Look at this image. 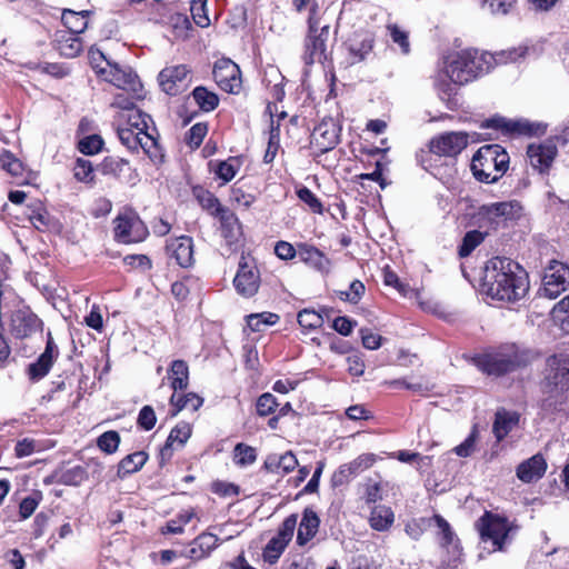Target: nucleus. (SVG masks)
<instances>
[{
    "label": "nucleus",
    "mask_w": 569,
    "mask_h": 569,
    "mask_svg": "<svg viewBox=\"0 0 569 569\" xmlns=\"http://www.w3.org/2000/svg\"><path fill=\"white\" fill-rule=\"evenodd\" d=\"M148 236L141 219L132 212L120 214L114 220V238L122 243L140 242Z\"/></svg>",
    "instance_id": "obj_10"
},
{
    "label": "nucleus",
    "mask_w": 569,
    "mask_h": 569,
    "mask_svg": "<svg viewBox=\"0 0 569 569\" xmlns=\"http://www.w3.org/2000/svg\"><path fill=\"white\" fill-rule=\"evenodd\" d=\"M216 217L220 220V228L223 238L232 243L241 236V224L237 216L229 209L223 208L219 210Z\"/></svg>",
    "instance_id": "obj_27"
},
{
    "label": "nucleus",
    "mask_w": 569,
    "mask_h": 569,
    "mask_svg": "<svg viewBox=\"0 0 569 569\" xmlns=\"http://www.w3.org/2000/svg\"><path fill=\"white\" fill-rule=\"evenodd\" d=\"M278 406L277 399L273 395L266 392L258 398L257 412L261 417L271 415Z\"/></svg>",
    "instance_id": "obj_60"
},
{
    "label": "nucleus",
    "mask_w": 569,
    "mask_h": 569,
    "mask_svg": "<svg viewBox=\"0 0 569 569\" xmlns=\"http://www.w3.org/2000/svg\"><path fill=\"white\" fill-rule=\"evenodd\" d=\"M219 545V538L211 532H202L190 545V548L181 551V556L191 560H201L208 557Z\"/></svg>",
    "instance_id": "obj_23"
},
{
    "label": "nucleus",
    "mask_w": 569,
    "mask_h": 569,
    "mask_svg": "<svg viewBox=\"0 0 569 569\" xmlns=\"http://www.w3.org/2000/svg\"><path fill=\"white\" fill-rule=\"evenodd\" d=\"M168 379L174 392L187 389L189 385V368L187 362L183 360L172 361L168 370Z\"/></svg>",
    "instance_id": "obj_32"
},
{
    "label": "nucleus",
    "mask_w": 569,
    "mask_h": 569,
    "mask_svg": "<svg viewBox=\"0 0 569 569\" xmlns=\"http://www.w3.org/2000/svg\"><path fill=\"white\" fill-rule=\"evenodd\" d=\"M238 168L237 159L230 158L226 161L219 162L214 172L221 180H223V182H229L234 178Z\"/></svg>",
    "instance_id": "obj_55"
},
{
    "label": "nucleus",
    "mask_w": 569,
    "mask_h": 569,
    "mask_svg": "<svg viewBox=\"0 0 569 569\" xmlns=\"http://www.w3.org/2000/svg\"><path fill=\"white\" fill-rule=\"evenodd\" d=\"M167 253L173 258L182 268H188L193 263V243L192 239L187 236L171 239L167 243Z\"/></svg>",
    "instance_id": "obj_19"
},
{
    "label": "nucleus",
    "mask_w": 569,
    "mask_h": 569,
    "mask_svg": "<svg viewBox=\"0 0 569 569\" xmlns=\"http://www.w3.org/2000/svg\"><path fill=\"white\" fill-rule=\"evenodd\" d=\"M480 521L482 540H490L493 550H502L509 539V532L511 530L508 520L487 512Z\"/></svg>",
    "instance_id": "obj_12"
},
{
    "label": "nucleus",
    "mask_w": 569,
    "mask_h": 569,
    "mask_svg": "<svg viewBox=\"0 0 569 569\" xmlns=\"http://www.w3.org/2000/svg\"><path fill=\"white\" fill-rule=\"evenodd\" d=\"M485 128L501 129L509 133L518 134H531V124L528 121L522 120H507L505 118H492L487 120L483 126Z\"/></svg>",
    "instance_id": "obj_31"
},
{
    "label": "nucleus",
    "mask_w": 569,
    "mask_h": 569,
    "mask_svg": "<svg viewBox=\"0 0 569 569\" xmlns=\"http://www.w3.org/2000/svg\"><path fill=\"white\" fill-rule=\"evenodd\" d=\"M532 360L531 353L515 346L502 351L487 353L475 359L476 366L487 375L501 376L528 366Z\"/></svg>",
    "instance_id": "obj_5"
},
{
    "label": "nucleus",
    "mask_w": 569,
    "mask_h": 569,
    "mask_svg": "<svg viewBox=\"0 0 569 569\" xmlns=\"http://www.w3.org/2000/svg\"><path fill=\"white\" fill-rule=\"evenodd\" d=\"M485 281L488 295L501 301H517L528 290L525 270L519 263L505 257H495L487 262Z\"/></svg>",
    "instance_id": "obj_2"
},
{
    "label": "nucleus",
    "mask_w": 569,
    "mask_h": 569,
    "mask_svg": "<svg viewBox=\"0 0 569 569\" xmlns=\"http://www.w3.org/2000/svg\"><path fill=\"white\" fill-rule=\"evenodd\" d=\"M59 52L67 58H74L82 51V42L78 36L70 34L59 41Z\"/></svg>",
    "instance_id": "obj_49"
},
{
    "label": "nucleus",
    "mask_w": 569,
    "mask_h": 569,
    "mask_svg": "<svg viewBox=\"0 0 569 569\" xmlns=\"http://www.w3.org/2000/svg\"><path fill=\"white\" fill-rule=\"evenodd\" d=\"M287 545L284 542L272 537L263 549V560L270 565L276 563L284 551Z\"/></svg>",
    "instance_id": "obj_48"
},
{
    "label": "nucleus",
    "mask_w": 569,
    "mask_h": 569,
    "mask_svg": "<svg viewBox=\"0 0 569 569\" xmlns=\"http://www.w3.org/2000/svg\"><path fill=\"white\" fill-rule=\"evenodd\" d=\"M362 346L369 350H377L381 346L382 337L373 333L367 328L360 329Z\"/></svg>",
    "instance_id": "obj_64"
},
{
    "label": "nucleus",
    "mask_w": 569,
    "mask_h": 569,
    "mask_svg": "<svg viewBox=\"0 0 569 569\" xmlns=\"http://www.w3.org/2000/svg\"><path fill=\"white\" fill-rule=\"evenodd\" d=\"M542 375V409L562 410L569 392V352L559 351L547 357Z\"/></svg>",
    "instance_id": "obj_3"
},
{
    "label": "nucleus",
    "mask_w": 569,
    "mask_h": 569,
    "mask_svg": "<svg viewBox=\"0 0 569 569\" xmlns=\"http://www.w3.org/2000/svg\"><path fill=\"white\" fill-rule=\"evenodd\" d=\"M531 49L526 46L503 50L497 53L465 50L448 57L446 76L460 84L468 83L478 76L488 72L493 63L517 62L530 54Z\"/></svg>",
    "instance_id": "obj_1"
},
{
    "label": "nucleus",
    "mask_w": 569,
    "mask_h": 569,
    "mask_svg": "<svg viewBox=\"0 0 569 569\" xmlns=\"http://www.w3.org/2000/svg\"><path fill=\"white\" fill-rule=\"evenodd\" d=\"M366 287L362 281L353 280L348 290L339 291V298L342 301H348L351 303H358L362 296L365 295Z\"/></svg>",
    "instance_id": "obj_52"
},
{
    "label": "nucleus",
    "mask_w": 569,
    "mask_h": 569,
    "mask_svg": "<svg viewBox=\"0 0 569 569\" xmlns=\"http://www.w3.org/2000/svg\"><path fill=\"white\" fill-rule=\"evenodd\" d=\"M117 134L121 143L130 151L142 149L152 160H160L163 154L153 133L133 130L132 128L118 127Z\"/></svg>",
    "instance_id": "obj_7"
},
{
    "label": "nucleus",
    "mask_w": 569,
    "mask_h": 569,
    "mask_svg": "<svg viewBox=\"0 0 569 569\" xmlns=\"http://www.w3.org/2000/svg\"><path fill=\"white\" fill-rule=\"evenodd\" d=\"M257 459L256 449L244 443L234 447V461L239 466L252 465Z\"/></svg>",
    "instance_id": "obj_53"
},
{
    "label": "nucleus",
    "mask_w": 569,
    "mask_h": 569,
    "mask_svg": "<svg viewBox=\"0 0 569 569\" xmlns=\"http://www.w3.org/2000/svg\"><path fill=\"white\" fill-rule=\"evenodd\" d=\"M546 470V459L541 453H537L518 465L516 476L523 483H531L540 480Z\"/></svg>",
    "instance_id": "obj_20"
},
{
    "label": "nucleus",
    "mask_w": 569,
    "mask_h": 569,
    "mask_svg": "<svg viewBox=\"0 0 569 569\" xmlns=\"http://www.w3.org/2000/svg\"><path fill=\"white\" fill-rule=\"evenodd\" d=\"M193 194L196 199L198 200L199 204L208 210L211 214L216 216L219 213L220 209H223V207L220 204L217 197H214L213 193L210 191L203 189V188H194Z\"/></svg>",
    "instance_id": "obj_44"
},
{
    "label": "nucleus",
    "mask_w": 569,
    "mask_h": 569,
    "mask_svg": "<svg viewBox=\"0 0 569 569\" xmlns=\"http://www.w3.org/2000/svg\"><path fill=\"white\" fill-rule=\"evenodd\" d=\"M74 178L81 182L93 181V167L89 160L79 158L73 168Z\"/></svg>",
    "instance_id": "obj_57"
},
{
    "label": "nucleus",
    "mask_w": 569,
    "mask_h": 569,
    "mask_svg": "<svg viewBox=\"0 0 569 569\" xmlns=\"http://www.w3.org/2000/svg\"><path fill=\"white\" fill-rule=\"evenodd\" d=\"M190 11L194 23L200 28H207L210 24L207 14V0H191Z\"/></svg>",
    "instance_id": "obj_47"
},
{
    "label": "nucleus",
    "mask_w": 569,
    "mask_h": 569,
    "mask_svg": "<svg viewBox=\"0 0 569 569\" xmlns=\"http://www.w3.org/2000/svg\"><path fill=\"white\" fill-rule=\"evenodd\" d=\"M157 421L154 410L150 406H144L139 412L138 425L144 430H151Z\"/></svg>",
    "instance_id": "obj_63"
},
{
    "label": "nucleus",
    "mask_w": 569,
    "mask_h": 569,
    "mask_svg": "<svg viewBox=\"0 0 569 569\" xmlns=\"http://www.w3.org/2000/svg\"><path fill=\"white\" fill-rule=\"evenodd\" d=\"M319 523L317 513L312 509L306 508L298 528L297 543L299 546L308 543L318 532Z\"/></svg>",
    "instance_id": "obj_28"
},
{
    "label": "nucleus",
    "mask_w": 569,
    "mask_h": 569,
    "mask_svg": "<svg viewBox=\"0 0 569 569\" xmlns=\"http://www.w3.org/2000/svg\"><path fill=\"white\" fill-rule=\"evenodd\" d=\"M557 154L558 149L553 140L531 143L527 148L528 161L531 168L541 174L550 170Z\"/></svg>",
    "instance_id": "obj_13"
},
{
    "label": "nucleus",
    "mask_w": 569,
    "mask_h": 569,
    "mask_svg": "<svg viewBox=\"0 0 569 569\" xmlns=\"http://www.w3.org/2000/svg\"><path fill=\"white\" fill-rule=\"evenodd\" d=\"M488 234L489 233L486 230L481 231V229L468 231L459 247V256L462 258L468 257L480 243H482Z\"/></svg>",
    "instance_id": "obj_42"
},
{
    "label": "nucleus",
    "mask_w": 569,
    "mask_h": 569,
    "mask_svg": "<svg viewBox=\"0 0 569 569\" xmlns=\"http://www.w3.org/2000/svg\"><path fill=\"white\" fill-rule=\"evenodd\" d=\"M196 103L202 111L214 110L219 104V98L214 92L208 91L204 87H197L192 91Z\"/></svg>",
    "instance_id": "obj_41"
},
{
    "label": "nucleus",
    "mask_w": 569,
    "mask_h": 569,
    "mask_svg": "<svg viewBox=\"0 0 569 569\" xmlns=\"http://www.w3.org/2000/svg\"><path fill=\"white\" fill-rule=\"evenodd\" d=\"M298 517L297 515H290L288 516L283 522L281 523L277 535L274 538L279 539L280 541L284 542L286 545L289 543V541L293 537V532L297 526Z\"/></svg>",
    "instance_id": "obj_56"
},
{
    "label": "nucleus",
    "mask_w": 569,
    "mask_h": 569,
    "mask_svg": "<svg viewBox=\"0 0 569 569\" xmlns=\"http://www.w3.org/2000/svg\"><path fill=\"white\" fill-rule=\"evenodd\" d=\"M509 160V154L501 146L486 144L472 157L471 171L478 181L495 183L507 172Z\"/></svg>",
    "instance_id": "obj_4"
},
{
    "label": "nucleus",
    "mask_w": 569,
    "mask_h": 569,
    "mask_svg": "<svg viewBox=\"0 0 569 569\" xmlns=\"http://www.w3.org/2000/svg\"><path fill=\"white\" fill-rule=\"evenodd\" d=\"M189 73L190 70L184 64L167 67L158 76L159 84L166 93L176 96L188 87Z\"/></svg>",
    "instance_id": "obj_15"
},
{
    "label": "nucleus",
    "mask_w": 569,
    "mask_h": 569,
    "mask_svg": "<svg viewBox=\"0 0 569 569\" xmlns=\"http://www.w3.org/2000/svg\"><path fill=\"white\" fill-rule=\"evenodd\" d=\"M375 39L372 34L366 32L359 34L349 43V54L351 63H359L367 59L368 54L373 49Z\"/></svg>",
    "instance_id": "obj_30"
},
{
    "label": "nucleus",
    "mask_w": 569,
    "mask_h": 569,
    "mask_svg": "<svg viewBox=\"0 0 569 569\" xmlns=\"http://www.w3.org/2000/svg\"><path fill=\"white\" fill-rule=\"evenodd\" d=\"M551 317L562 332L569 333V295L552 308Z\"/></svg>",
    "instance_id": "obj_40"
},
{
    "label": "nucleus",
    "mask_w": 569,
    "mask_h": 569,
    "mask_svg": "<svg viewBox=\"0 0 569 569\" xmlns=\"http://www.w3.org/2000/svg\"><path fill=\"white\" fill-rule=\"evenodd\" d=\"M521 207L517 201H501L480 206L473 214V222L488 233L506 227L509 220L520 216Z\"/></svg>",
    "instance_id": "obj_6"
},
{
    "label": "nucleus",
    "mask_w": 569,
    "mask_h": 569,
    "mask_svg": "<svg viewBox=\"0 0 569 569\" xmlns=\"http://www.w3.org/2000/svg\"><path fill=\"white\" fill-rule=\"evenodd\" d=\"M42 327L41 320L29 308L12 311L10 317V332L19 339L30 337Z\"/></svg>",
    "instance_id": "obj_17"
},
{
    "label": "nucleus",
    "mask_w": 569,
    "mask_h": 569,
    "mask_svg": "<svg viewBox=\"0 0 569 569\" xmlns=\"http://www.w3.org/2000/svg\"><path fill=\"white\" fill-rule=\"evenodd\" d=\"M109 69L104 80L119 89L131 92L136 98H141L142 83L131 69H122L117 63L108 62Z\"/></svg>",
    "instance_id": "obj_16"
},
{
    "label": "nucleus",
    "mask_w": 569,
    "mask_h": 569,
    "mask_svg": "<svg viewBox=\"0 0 569 569\" xmlns=\"http://www.w3.org/2000/svg\"><path fill=\"white\" fill-rule=\"evenodd\" d=\"M298 466V460L296 456L291 451H287L282 455L279 453H270L267 456L263 468L268 472L272 473H289L296 469Z\"/></svg>",
    "instance_id": "obj_26"
},
{
    "label": "nucleus",
    "mask_w": 569,
    "mask_h": 569,
    "mask_svg": "<svg viewBox=\"0 0 569 569\" xmlns=\"http://www.w3.org/2000/svg\"><path fill=\"white\" fill-rule=\"evenodd\" d=\"M279 316L272 312L252 313L247 317V325L252 331H263L267 327L279 321Z\"/></svg>",
    "instance_id": "obj_43"
},
{
    "label": "nucleus",
    "mask_w": 569,
    "mask_h": 569,
    "mask_svg": "<svg viewBox=\"0 0 569 569\" xmlns=\"http://www.w3.org/2000/svg\"><path fill=\"white\" fill-rule=\"evenodd\" d=\"M213 78L218 87L232 94L240 92L242 79L240 68L232 60L222 58L216 61L213 66Z\"/></svg>",
    "instance_id": "obj_11"
},
{
    "label": "nucleus",
    "mask_w": 569,
    "mask_h": 569,
    "mask_svg": "<svg viewBox=\"0 0 569 569\" xmlns=\"http://www.w3.org/2000/svg\"><path fill=\"white\" fill-rule=\"evenodd\" d=\"M421 521L428 522V526L433 523L439 529L442 547L447 548L448 550L452 549L453 552L459 551L458 539L456 538V535L452 531L449 522L445 518H442L440 515H435L431 518H421Z\"/></svg>",
    "instance_id": "obj_29"
},
{
    "label": "nucleus",
    "mask_w": 569,
    "mask_h": 569,
    "mask_svg": "<svg viewBox=\"0 0 569 569\" xmlns=\"http://www.w3.org/2000/svg\"><path fill=\"white\" fill-rule=\"evenodd\" d=\"M0 166L3 170L13 177H20L23 173V163L12 152L4 150L0 154Z\"/></svg>",
    "instance_id": "obj_46"
},
{
    "label": "nucleus",
    "mask_w": 569,
    "mask_h": 569,
    "mask_svg": "<svg viewBox=\"0 0 569 569\" xmlns=\"http://www.w3.org/2000/svg\"><path fill=\"white\" fill-rule=\"evenodd\" d=\"M458 86L461 84L451 81V79L448 78L446 74L445 77L437 79L435 82L438 97L451 110L458 106V100L456 99Z\"/></svg>",
    "instance_id": "obj_33"
},
{
    "label": "nucleus",
    "mask_w": 569,
    "mask_h": 569,
    "mask_svg": "<svg viewBox=\"0 0 569 569\" xmlns=\"http://www.w3.org/2000/svg\"><path fill=\"white\" fill-rule=\"evenodd\" d=\"M191 436V427L187 422L178 423L169 433L166 445L161 449V456H170L171 449L174 442L179 446H183Z\"/></svg>",
    "instance_id": "obj_36"
},
{
    "label": "nucleus",
    "mask_w": 569,
    "mask_h": 569,
    "mask_svg": "<svg viewBox=\"0 0 569 569\" xmlns=\"http://www.w3.org/2000/svg\"><path fill=\"white\" fill-rule=\"evenodd\" d=\"M120 443V436L117 431L110 430L103 432L98 439V447L106 453H113L117 451Z\"/></svg>",
    "instance_id": "obj_51"
},
{
    "label": "nucleus",
    "mask_w": 569,
    "mask_h": 569,
    "mask_svg": "<svg viewBox=\"0 0 569 569\" xmlns=\"http://www.w3.org/2000/svg\"><path fill=\"white\" fill-rule=\"evenodd\" d=\"M100 170L103 174H111L127 183H134L137 179V173L131 169L129 161L122 158H104L100 164Z\"/></svg>",
    "instance_id": "obj_24"
},
{
    "label": "nucleus",
    "mask_w": 569,
    "mask_h": 569,
    "mask_svg": "<svg viewBox=\"0 0 569 569\" xmlns=\"http://www.w3.org/2000/svg\"><path fill=\"white\" fill-rule=\"evenodd\" d=\"M519 419L520 416L516 411L497 410L492 426V432L497 441L503 440L518 426Z\"/></svg>",
    "instance_id": "obj_25"
},
{
    "label": "nucleus",
    "mask_w": 569,
    "mask_h": 569,
    "mask_svg": "<svg viewBox=\"0 0 569 569\" xmlns=\"http://www.w3.org/2000/svg\"><path fill=\"white\" fill-rule=\"evenodd\" d=\"M90 14V11L83 10L80 12H76L70 9H64L62 12V22L69 29L71 34L78 36L82 33L87 27L88 22L86 18Z\"/></svg>",
    "instance_id": "obj_34"
},
{
    "label": "nucleus",
    "mask_w": 569,
    "mask_h": 569,
    "mask_svg": "<svg viewBox=\"0 0 569 569\" xmlns=\"http://www.w3.org/2000/svg\"><path fill=\"white\" fill-rule=\"evenodd\" d=\"M52 365L53 360H51L47 356L40 355L37 361L28 366V376L30 380L37 381L42 379L44 376L48 375Z\"/></svg>",
    "instance_id": "obj_45"
},
{
    "label": "nucleus",
    "mask_w": 569,
    "mask_h": 569,
    "mask_svg": "<svg viewBox=\"0 0 569 569\" xmlns=\"http://www.w3.org/2000/svg\"><path fill=\"white\" fill-rule=\"evenodd\" d=\"M298 322L305 329H317L323 325V318L315 310L303 309L298 313Z\"/></svg>",
    "instance_id": "obj_50"
},
{
    "label": "nucleus",
    "mask_w": 569,
    "mask_h": 569,
    "mask_svg": "<svg viewBox=\"0 0 569 569\" xmlns=\"http://www.w3.org/2000/svg\"><path fill=\"white\" fill-rule=\"evenodd\" d=\"M387 29L389 31V36H390L391 40L400 47L401 52L403 54H408L410 52V42H409L408 32L402 30L397 24H389L387 27Z\"/></svg>",
    "instance_id": "obj_54"
},
{
    "label": "nucleus",
    "mask_w": 569,
    "mask_h": 569,
    "mask_svg": "<svg viewBox=\"0 0 569 569\" xmlns=\"http://www.w3.org/2000/svg\"><path fill=\"white\" fill-rule=\"evenodd\" d=\"M468 144L466 132H446L431 139L429 151L437 156L456 157Z\"/></svg>",
    "instance_id": "obj_14"
},
{
    "label": "nucleus",
    "mask_w": 569,
    "mask_h": 569,
    "mask_svg": "<svg viewBox=\"0 0 569 569\" xmlns=\"http://www.w3.org/2000/svg\"><path fill=\"white\" fill-rule=\"evenodd\" d=\"M395 520V515L391 508L386 506H377L372 509L370 515V526L378 531L387 530Z\"/></svg>",
    "instance_id": "obj_38"
},
{
    "label": "nucleus",
    "mask_w": 569,
    "mask_h": 569,
    "mask_svg": "<svg viewBox=\"0 0 569 569\" xmlns=\"http://www.w3.org/2000/svg\"><path fill=\"white\" fill-rule=\"evenodd\" d=\"M477 438H478V429H477V426H473L468 438L462 443H460L459 446H457L453 449L455 452L459 457H463V458L469 457L475 450Z\"/></svg>",
    "instance_id": "obj_61"
},
{
    "label": "nucleus",
    "mask_w": 569,
    "mask_h": 569,
    "mask_svg": "<svg viewBox=\"0 0 569 569\" xmlns=\"http://www.w3.org/2000/svg\"><path fill=\"white\" fill-rule=\"evenodd\" d=\"M207 131H208V128H207L206 123L199 122V123L193 124L187 133V137H186L187 143L191 148H198L202 143V140L206 137Z\"/></svg>",
    "instance_id": "obj_59"
},
{
    "label": "nucleus",
    "mask_w": 569,
    "mask_h": 569,
    "mask_svg": "<svg viewBox=\"0 0 569 569\" xmlns=\"http://www.w3.org/2000/svg\"><path fill=\"white\" fill-rule=\"evenodd\" d=\"M233 283L239 295L252 297L259 289V272L253 267L250 268L246 263H240Z\"/></svg>",
    "instance_id": "obj_22"
},
{
    "label": "nucleus",
    "mask_w": 569,
    "mask_h": 569,
    "mask_svg": "<svg viewBox=\"0 0 569 569\" xmlns=\"http://www.w3.org/2000/svg\"><path fill=\"white\" fill-rule=\"evenodd\" d=\"M298 257L302 262L322 274L330 273L332 269L331 260L322 251L311 244L299 243Z\"/></svg>",
    "instance_id": "obj_21"
},
{
    "label": "nucleus",
    "mask_w": 569,
    "mask_h": 569,
    "mask_svg": "<svg viewBox=\"0 0 569 569\" xmlns=\"http://www.w3.org/2000/svg\"><path fill=\"white\" fill-rule=\"evenodd\" d=\"M569 288V267L559 261H552L545 270L539 295L549 299L557 298Z\"/></svg>",
    "instance_id": "obj_8"
},
{
    "label": "nucleus",
    "mask_w": 569,
    "mask_h": 569,
    "mask_svg": "<svg viewBox=\"0 0 569 569\" xmlns=\"http://www.w3.org/2000/svg\"><path fill=\"white\" fill-rule=\"evenodd\" d=\"M127 128L147 133H157L152 118L140 109H132L127 116Z\"/></svg>",
    "instance_id": "obj_35"
},
{
    "label": "nucleus",
    "mask_w": 569,
    "mask_h": 569,
    "mask_svg": "<svg viewBox=\"0 0 569 569\" xmlns=\"http://www.w3.org/2000/svg\"><path fill=\"white\" fill-rule=\"evenodd\" d=\"M298 198L307 203L313 212H321L322 211V204L320 200L316 197V194L308 189L307 187L300 188L297 191Z\"/></svg>",
    "instance_id": "obj_62"
},
{
    "label": "nucleus",
    "mask_w": 569,
    "mask_h": 569,
    "mask_svg": "<svg viewBox=\"0 0 569 569\" xmlns=\"http://www.w3.org/2000/svg\"><path fill=\"white\" fill-rule=\"evenodd\" d=\"M329 37V27H318V22L310 16L309 18V32L306 38V51L303 60L307 64H312L318 61L321 62L326 59L327 40Z\"/></svg>",
    "instance_id": "obj_9"
},
{
    "label": "nucleus",
    "mask_w": 569,
    "mask_h": 569,
    "mask_svg": "<svg viewBox=\"0 0 569 569\" xmlns=\"http://www.w3.org/2000/svg\"><path fill=\"white\" fill-rule=\"evenodd\" d=\"M148 459V455L143 451H137L126 456L118 465V476L124 477L127 475L139 471Z\"/></svg>",
    "instance_id": "obj_37"
},
{
    "label": "nucleus",
    "mask_w": 569,
    "mask_h": 569,
    "mask_svg": "<svg viewBox=\"0 0 569 569\" xmlns=\"http://www.w3.org/2000/svg\"><path fill=\"white\" fill-rule=\"evenodd\" d=\"M103 146V140L98 134L88 136L79 141V150L84 154H96Z\"/></svg>",
    "instance_id": "obj_58"
},
{
    "label": "nucleus",
    "mask_w": 569,
    "mask_h": 569,
    "mask_svg": "<svg viewBox=\"0 0 569 569\" xmlns=\"http://www.w3.org/2000/svg\"><path fill=\"white\" fill-rule=\"evenodd\" d=\"M203 399L197 393L189 392L180 396L178 392H173L170 398V403L176 408L173 416L183 409H191L192 411L198 410L202 406Z\"/></svg>",
    "instance_id": "obj_39"
},
{
    "label": "nucleus",
    "mask_w": 569,
    "mask_h": 569,
    "mask_svg": "<svg viewBox=\"0 0 569 569\" xmlns=\"http://www.w3.org/2000/svg\"><path fill=\"white\" fill-rule=\"evenodd\" d=\"M341 128L338 121L328 117L325 118L312 132V142L323 153L332 150L339 142Z\"/></svg>",
    "instance_id": "obj_18"
}]
</instances>
